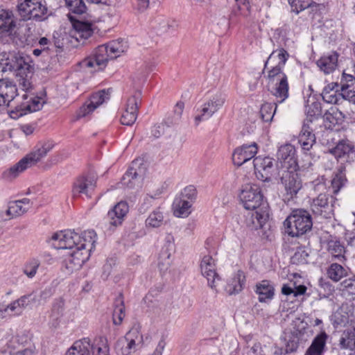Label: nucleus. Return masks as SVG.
<instances>
[{"label": "nucleus", "mask_w": 355, "mask_h": 355, "mask_svg": "<svg viewBox=\"0 0 355 355\" xmlns=\"http://www.w3.org/2000/svg\"><path fill=\"white\" fill-rule=\"evenodd\" d=\"M184 107V103H182V102H178L176 103V105L175 106V109H174V115H175L174 116V117H175L174 121L166 122L168 126H170L173 123H176L179 121V119H180V116L182 114Z\"/></svg>", "instance_id": "61"}, {"label": "nucleus", "mask_w": 355, "mask_h": 355, "mask_svg": "<svg viewBox=\"0 0 355 355\" xmlns=\"http://www.w3.org/2000/svg\"><path fill=\"white\" fill-rule=\"evenodd\" d=\"M331 153L338 159L344 162H353L355 161V147L349 140H340L331 150Z\"/></svg>", "instance_id": "23"}, {"label": "nucleus", "mask_w": 355, "mask_h": 355, "mask_svg": "<svg viewBox=\"0 0 355 355\" xmlns=\"http://www.w3.org/2000/svg\"><path fill=\"white\" fill-rule=\"evenodd\" d=\"M305 112L306 118L303 125H311L322 116V105L320 102L314 101L306 106Z\"/></svg>", "instance_id": "38"}, {"label": "nucleus", "mask_w": 355, "mask_h": 355, "mask_svg": "<svg viewBox=\"0 0 355 355\" xmlns=\"http://www.w3.org/2000/svg\"><path fill=\"white\" fill-rule=\"evenodd\" d=\"M128 210L129 207L126 202L121 201L116 204L107 213V220L110 224L114 227L121 225Z\"/></svg>", "instance_id": "26"}, {"label": "nucleus", "mask_w": 355, "mask_h": 355, "mask_svg": "<svg viewBox=\"0 0 355 355\" xmlns=\"http://www.w3.org/2000/svg\"><path fill=\"white\" fill-rule=\"evenodd\" d=\"M16 27V21L12 11L8 10H0V38L9 37L10 40L15 44H33L35 42V37L19 36L17 31L12 33Z\"/></svg>", "instance_id": "4"}, {"label": "nucleus", "mask_w": 355, "mask_h": 355, "mask_svg": "<svg viewBox=\"0 0 355 355\" xmlns=\"http://www.w3.org/2000/svg\"><path fill=\"white\" fill-rule=\"evenodd\" d=\"M297 170H285L281 176V184L284 186L283 199L288 203L297 199L302 189V182L297 173Z\"/></svg>", "instance_id": "8"}, {"label": "nucleus", "mask_w": 355, "mask_h": 355, "mask_svg": "<svg viewBox=\"0 0 355 355\" xmlns=\"http://www.w3.org/2000/svg\"><path fill=\"white\" fill-rule=\"evenodd\" d=\"M19 298L21 309H26L28 306L32 305L37 302H40V300L37 298V295L34 292L24 295Z\"/></svg>", "instance_id": "59"}, {"label": "nucleus", "mask_w": 355, "mask_h": 355, "mask_svg": "<svg viewBox=\"0 0 355 355\" xmlns=\"http://www.w3.org/2000/svg\"><path fill=\"white\" fill-rule=\"evenodd\" d=\"M73 29L69 33L59 30L53 32V40L54 44H69L75 42H80V39H88L94 33L93 24L87 21H81L74 19L69 15Z\"/></svg>", "instance_id": "2"}, {"label": "nucleus", "mask_w": 355, "mask_h": 355, "mask_svg": "<svg viewBox=\"0 0 355 355\" xmlns=\"http://www.w3.org/2000/svg\"><path fill=\"white\" fill-rule=\"evenodd\" d=\"M125 317V305L123 296L121 293L116 297L114 303V311L112 313L113 323L119 325Z\"/></svg>", "instance_id": "40"}, {"label": "nucleus", "mask_w": 355, "mask_h": 355, "mask_svg": "<svg viewBox=\"0 0 355 355\" xmlns=\"http://www.w3.org/2000/svg\"><path fill=\"white\" fill-rule=\"evenodd\" d=\"M309 254L304 250L299 249L291 258V262L293 264L300 265L304 264L308 262L307 258Z\"/></svg>", "instance_id": "58"}, {"label": "nucleus", "mask_w": 355, "mask_h": 355, "mask_svg": "<svg viewBox=\"0 0 355 355\" xmlns=\"http://www.w3.org/2000/svg\"><path fill=\"white\" fill-rule=\"evenodd\" d=\"M327 274L329 279L335 282H338L343 277L347 275V269H345L341 265L337 263H334L329 266Z\"/></svg>", "instance_id": "44"}, {"label": "nucleus", "mask_w": 355, "mask_h": 355, "mask_svg": "<svg viewBox=\"0 0 355 355\" xmlns=\"http://www.w3.org/2000/svg\"><path fill=\"white\" fill-rule=\"evenodd\" d=\"M292 12L299 14L312 5V0H288Z\"/></svg>", "instance_id": "54"}, {"label": "nucleus", "mask_w": 355, "mask_h": 355, "mask_svg": "<svg viewBox=\"0 0 355 355\" xmlns=\"http://www.w3.org/2000/svg\"><path fill=\"white\" fill-rule=\"evenodd\" d=\"M137 334H138L137 330L130 331L124 338L117 340L116 349L118 351L119 347H121V355H130L132 352L135 351L136 343L135 339L132 338V335Z\"/></svg>", "instance_id": "33"}, {"label": "nucleus", "mask_w": 355, "mask_h": 355, "mask_svg": "<svg viewBox=\"0 0 355 355\" xmlns=\"http://www.w3.org/2000/svg\"><path fill=\"white\" fill-rule=\"evenodd\" d=\"M256 143L244 144L234 150L232 154V161L234 165L241 166L244 163L253 158L257 153Z\"/></svg>", "instance_id": "22"}, {"label": "nucleus", "mask_w": 355, "mask_h": 355, "mask_svg": "<svg viewBox=\"0 0 355 355\" xmlns=\"http://www.w3.org/2000/svg\"><path fill=\"white\" fill-rule=\"evenodd\" d=\"M245 275L242 270H238L236 274L227 283L225 290L229 295H235L241 292L245 284Z\"/></svg>", "instance_id": "35"}, {"label": "nucleus", "mask_w": 355, "mask_h": 355, "mask_svg": "<svg viewBox=\"0 0 355 355\" xmlns=\"http://www.w3.org/2000/svg\"><path fill=\"white\" fill-rule=\"evenodd\" d=\"M54 144L52 141H44L36 150L28 154L23 157L17 164L10 167L8 173L12 177H16L19 173L23 172L26 168L36 164L42 157L53 148Z\"/></svg>", "instance_id": "7"}, {"label": "nucleus", "mask_w": 355, "mask_h": 355, "mask_svg": "<svg viewBox=\"0 0 355 355\" xmlns=\"http://www.w3.org/2000/svg\"><path fill=\"white\" fill-rule=\"evenodd\" d=\"M266 87L268 91L282 103L289 96V85L286 73L279 68L271 69L268 71Z\"/></svg>", "instance_id": "5"}, {"label": "nucleus", "mask_w": 355, "mask_h": 355, "mask_svg": "<svg viewBox=\"0 0 355 355\" xmlns=\"http://www.w3.org/2000/svg\"><path fill=\"white\" fill-rule=\"evenodd\" d=\"M277 103H264L260 109L262 120L266 122L271 121L277 110Z\"/></svg>", "instance_id": "50"}, {"label": "nucleus", "mask_w": 355, "mask_h": 355, "mask_svg": "<svg viewBox=\"0 0 355 355\" xmlns=\"http://www.w3.org/2000/svg\"><path fill=\"white\" fill-rule=\"evenodd\" d=\"M178 197L193 204L197 198V190L193 185H189L181 191Z\"/></svg>", "instance_id": "55"}, {"label": "nucleus", "mask_w": 355, "mask_h": 355, "mask_svg": "<svg viewBox=\"0 0 355 355\" xmlns=\"http://www.w3.org/2000/svg\"><path fill=\"white\" fill-rule=\"evenodd\" d=\"M289 55L288 52L284 50V49H277L276 51H273L271 54L269 55L268 60L265 62L264 64V69L266 68L268 62L271 61L272 60L278 58L279 62L278 63L273 67L272 69H277L279 68L281 70H283V67L284 64H286V62L288 60Z\"/></svg>", "instance_id": "45"}, {"label": "nucleus", "mask_w": 355, "mask_h": 355, "mask_svg": "<svg viewBox=\"0 0 355 355\" xmlns=\"http://www.w3.org/2000/svg\"><path fill=\"white\" fill-rule=\"evenodd\" d=\"M269 218L268 209H259L245 216V223L251 230H258L265 225Z\"/></svg>", "instance_id": "25"}, {"label": "nucleus", "mask_w": 355, "mask_h": 355, "mask_svg": "<svg viewBox=\"0 0 355 355\" xmlns=\"http://www.w3.org/2000/svg\"><path fill=\"white\" fill-rule=\"evenodd\" d=\"M346 167L341 164L334 172L331 185L332 193L336 194L346 184L347 179L346 178Z\"/></svg>", "instance_id": "34"}, {"label": "nucleus", "mask_w": 355, "mask_h": 355, "mask_svg": "<svg viewBox=\"0 0 355 355\" xmlns=\"http://www.w3.org/2000/svg\"><path fill=\"white\" fill-rule=\"evenodd\" d=\"M109 90L110 89H107L106 91L105 89H103L96 93L93 94L90 98L89 103L91 105V106H95V109H96L105 101L109 100L110 96Z\"/></svg>", "instance_id": "52"}, {"label": "nucleus", "mask_w": 355, "mask_h": 355, "mask_svg": "<svg viewBox=\"0 0 355 355\" xmlns=\"http://www.w3.org/2000/svg\"><path fill=\"white\" fill-rule=\"evenodd\" d=\"M345 115L337 107H331L323 116L324 121L329 123L328 128H332L344 121Z\"/></svg>", "instance_id": "42"}, {"label": "nucleus", "mask_w": 355, "mask_h": 355, "mask_svg": "<svg viewBox=\"0 0 355 355\" xmlns=\"http://www.w3.org/2000/svg\"><path fill=\"white\" fill-rule=\"evenodd\" d=\"M55 293V288L51 286H46L44 290H42L40 295V301L44 300L46 301L49 299Z\"/></svg>", "instance_id": "64"}, {"label": "nucleus", "mask_w": 355, "mask_h": 355, "mask_svg": "<svg viewBox=\"0 0 355 355\" xmlns=\"http://www.w3.org/2000/svg\"><path fill=\"white\" fill-rule=\"evenodd\" d=\"M45 0H19L17 12L24 21L31 19L41 21L47 12Z\"/></svg>", "instance_id": "9"}, {"label": "nucleus", "mask_w": 355, "mask_h": 355, "mask_svg": "<svg viewBox=\"0 0 355 355\" xmlns=\"http://www.w3.org/2000/svg\"><path fill=\"white\" fill-rule=\"evenodd\" d=\"M202 275L207 278L208 285L212 289L216 287L217 281L220 280L218 275L216 272L214 260L211 256H205L200 263Z\"/></svg>", "instance_id": "21"}, {"label": "nucleus", "mask_w": 355, "mask_h": 355, "mask_svg": "<svg viewBox=\"0 0 355 355\" xmlns=\"http://www.w3.org/2000/svg\"><path fill=\"white\" fill-rule=\"evenodd\" d=\"M295 148L294 146L286 144L282 146L277 151V158L284 162V167L287 169H299L296 155Z\"/></svg>", "instance_id": "20"}, {"label": "nucleus", "mask_w": 355, "mask_h": 355, "mask_svg": "<svg viewBox=\"0 0 355 355\" xmlns=\"http://www.w3.org/2000/svg\"><path fill=\"white\" fill-rule=\"evenodd\" d=\"M338 346L341 349H355V326L343 331L338 340Z\"/></svg>", "instance_id": "36"}, {"label": "nucleus", "mask_w": 355, "mask_h": 355, "mask_svg": "<svg viewBox=\"0 0 355 355\" xmlns=\"http://www.w3.org/2000/svg\"><path fill=\"white\" fill-rule=\"evenodd\" d=\"M313 223L311 214L303 209L293 210L284 222L286 233L292 237H298L309 232Z\"/></svg>", "instance_id": "3"}, {"label": "nucleus", "mask_w": 355, "mask_h": 355, "mask_svg": "<svg viewBox=\"0 0 355 355\" xmlns=\"http://www.w3.org/2000/svg\"><path fill=\"white\" fill-rule=\"evenodd\" d=\"M173 243L168 241L166 245L162 248L158 261V267L160 270H166L170 265L171 251L173 250Z\"/></svg>", "instance_id": "43"}, {"label": "nucleus", "mask_w": 355, "mask_h": 355, "mask_svg": "<svg viewBox=\"0 0 355 355\" xmlns=\"http://www.w3.org/2000/svg\"><path fill=\"white\" fill-rule=\"evenodd\" d=\"M331 320L334 327L344 326L348 322V317L338 311L332 315Z\"/></svg>", "instance_id": "60"}, {"label": "nucleus", "mask_w": 355, "mask_h": 355, "mask_svg": "<svg viewBox=\"0 0 355 355\" xmlns=\"http://www.w3.org/2000/svg\"><path fill=\"white\" fill-rule=\"evenodd\" d=\"M306 324L301 322L297 328L295 329L288 336L285 349L282 347H275V355H286L290 353L295 352L300 345H304L307 340Z\"/></svg>", "instance_id": "13"}, {"label": "nucleus", "mask_w": 355, "mask_h": 355, "mask_svg": "<svg viewBox=\"0 0 355 355\" xmlns=\"http://www.w3.org/2000/svg\"><path fill=\"white\" fill-rule=\"evenodd\" d=\"M240 200L245 209L256 211L259 209H268V206L263 203V196L259 186L248 184L241 190Z\"/></svg>", "instance_id": "11"}, {"label": "nucleus", "mask_w": 355, "mask_h": 355, "mask_svg": "<svg viewBox=\"0 0 355 355\" xmlns=\"http://www.w3.org/2000/svg\"><path fill=\"white\" fill-rule=\"evenodd\" d=\"M146 167L142 160L135 159L130 166L121 178V184L128 188H133L138 179H142L144 176Z\"/></svg>", "instance_id": "18"}, {"label": "nucleus", "mask_w": 355, "mask_h": 355, "mask_svg": "<svg viewBox=\"0 0 355 355\" xmlns=\"http://www.w3.org/2000/svg\"><path fill=\"white\" fill-rule=\"evenodd\" d=\"M95 110V106H91L89 103L87 105H83L81 107H80L78 113H77V118L80 119L82 117H85L90 112H93Z\"/></svg>", "instance_id": "63"}, {"label": "nucleus", "mask_w": 355, "mask_h": 355, "mask_svg": "<svg viewBox=\"0 0 355 355\" xmlns=\"http://www.w3.org/2000/svg\"><path fill=\"white\" fill-rule=\"evenodd\" d=\"M254 292L258 295L260 302L268 303L273 299L275 288L269 281L263 280L256 284Z\"/></svg>", "instance_id": "31"}, {"label": "nucleus", "mask_w": 355, "mask_h": 355, "mask_svg": "<svg viewBox=\"0 0 355 355\" xmlns=\"http://www.w3.org/2000/svg\"><path fill=\"white\" fill-rule=\"evenodd\" d=\"M289 28L286 25L275 29L270 38L271 42L278 44H287L288 43L293 42L291 40Z\"/></svg>", "instance_id": "41"}, {"label": "nucleus", "mask_w": 355, "mask_h": 355, "mask_svg": "<svg viewBox=\"0 0 355 355\" xmlns=\"http://www.w3.org/2000/svg\"><path fill=\"white\" fill-rule=\"evenodd\" d=\"M29 97L28 94L23 96L24 102L20 105H17L15 110L10 111V116L12 119H18L26 114L28 112H36L42 109V103L41 100L37 96H31L28 101H26Z\"/></svg>", "instance_id": "17"}, {"label": "nucleus", "mask_w": 355, "mask_h": 355, "mask_svg": "<svg viewBox=\"0 0 355 355\" xmlns=\"http://www.w3.org/2000/svg\"><path fill=\"white\" fill-rule=\"evenodd\" d=\"M335 198L328 193H320L311 204V210L314 219L331 218L334 215V203Z\"/></svg>", "instance_id": "12"}, {"label": "nucleus", "mask_w": 355, "mask_h": 355, "mask_svg": "<svg viewBox=\"0 0 355 355\" xmlns=\"http://www.w3.org/2000/svg\"><path fill=\"white\" fill-rule=\"evenodd\" d=\"M164 216L162 213L157 209L153 211L146 220V227H159L163 223Z\"/></svg>", "instance_id": "53"}, {"label": "nucleus", "mask_w": 355, "mask_h": 355, "mask_svg": "<svg viewBox=\"0 0 355 355\" xmlns=\"http://www.w3.org/2000/svg\"><path fill=\"white\" fill-rule=\"evenodd\" d=\"M66 6L73 14L82 15L86 12L87 6L84 0H64Z\"/></svg>", "instance_id": "51"}, {"label": "nucleus", "mask_w": 355, "mask_h": 355, "mask_svg": "<svg viewBox=\"0 0 355 355\" xmlns=\"http://www.w3.org/2000/svg\"><path fill=\"white\" fill-rule=\"evenodd\" d=\"M162 193L161 189H157L153 195L148 194L144 199V202L139 207V211L140 214H145L149 208L152 206V201L154 199L157 198Z\"/></svg>", "instance_id": "56"}, {"label": "nucleus", "mask_w": 355, "mask_h": 355, "mask_svg": "<svg viewBox=\"0 0 355 355\" xmlns=\"http://www.w3.org/2000/svg\"><path fill=\"white\" fill-rule=\"evenodd\" d=\"M275 161L270 157H257L253 160L254 172L257 179L263 182L270 180L272 172L275 170Z\"/></svg>", "instance_id": "15"}, {"label": "nucleus", "mask_w": 355, "mask_h": 355, "mask_svg": "<svg viewBox=\"0 0 355 355\" xmlns=\"http://www.w3.org/2000/svg\"><path fill=\"white\" fill-rule=\"evenodd\" d=\"M97 234L94 230H86L79 234L74 231L67 230L56 232L51 236L52 245L56 249L73 248L81 251L87 250L90 254L95 247Z\"/></svg>", "instance_id": "1"}, {"label": "nucleus", "mask_w": 355, "mask_h": 355, "mask_svg": "<svg viewBox=\"0 0 355 355\" xmlns=\"http://www.w3.org/2000/svg\"><path fill=\"white\" fill-rule=\"evenodd\" d=\"M89 257L87 250L81 251L75 249L70 254V257L65 260L66 267L70 270H76L80 268Z\"/></svg>", "instance_id": "32"}, {"label": "nucleus", "mask_w": 355, "mask_h": 355, "mask_svg": "<svg viewBox=\"0 0 355 355\" xmlns=\"http://www.w3.org/2000/svg\"><path fill=\"white\" fill-rule=\"evenodd\" d=\"M340 90L343 93H352L355 99V78L351 74L343 73L340 80Z\"/></svg>", "instance_id": "47"}, {"label": "nucleus", "mask_w": 355, "mask_h": 355, "mask_svg": "<svg viewBox=\"0 0 355 355\" xmlns=\"http://www.w3.org/2000/svg\"><path fill=\"white\" fill-rule=\"evenodd\" d=\"M141 103V92L137 91L127 101L124 112L121 117V123L125 125H132L135 122Z\"/></svg>", "instance_id": "19"}, {"label": "nucleus", "mask_w": 355, "mask_h": 355, "mask_svg": "<svg viewBox=\"0 0 355 355\" xmlns=\"http://www.w3.org/2000/svg\"><path fill=\"white\" fill-rule=\"evenodd\" d=\"M328 338L329 336L324 331L320 332L314 337L304 355H324Z\"/></svg>", "instance_id": "28"}, {"label": "nucleus", "mask_w": 355, "mask_h": 355, "mask_svg": "<svg viewBox=\"0 0 355 355\" xmlns=\"http://www.w3.org/2000/svg\"><path fill=\"white\" fill-rule=\"evenodd\" d=\"M193 204L178 196L176 197L173 203V213L177 217H187L191 212V208Z\"/></svg>", "instance_id": "39"}, {"label": "nucleus", "mask_w": 355, "mask_h": 355, "mask_svg": "<svg viewBox=\"0 0 355 355\" xmlns=\"http://www.w3.org/2000/svg\"><path fill=\"white\" fill-rule=\"evenodd\" d=\"M338 56L339 55L336 51L325 53L317 61L316 64L325 74H329L336 69Z\"/></svg>", "instance_id": "27"}, {"label": "nucleus", "mask_w": 355, "mask_h": 355, "mask_svg": "<svg viewBox=\"0 0 355 355\" xmlns=\"http://www.w3.org/2000/svg\"><path fill=\"white\" fill-rule=\"evenodd\" d=\"M40 261L37 259H32L24 266L23 272L29 278H33L37 273Z\"/></svg>", "instance_id": "57"}, {"label": "nucleus", "mask_w": 355, "mask_h": 355, "mask_svg": "<svg viewBox=\"0 0 355 355\" xmlns=\"http://www.w3.org/2000/svg\"><path fill=\"white\" fill-rule=\"evenodd\" d=\"M175 26V21H170L162 16L155 17L151 22L152 28L157 35L166 33L171 28L174 30Z\"/></svg>", "instance_id": "37"}, {"label": "nucleus", "mask_w": 355, "mask_h": 355, "mask_svg": "<svg viewBox=\"0 0 355 355\" xmlns=\"http://www.w3.org/2000/svg\"><path fill=\"white\" fill-rule=\"evenodd\" d=\"M352 93L338 92V89L334 90L329 85L325 87L322 93V98L324 101L331 104H341L345 100L355 103Z\"/></svg>", "instance_id": "24"}, {"label": "nucleus", "mask_w": 355, "mask_h": 355, "mask_svg": "<svg viewBox=\"0 0 355 355\" xmlns=\"http://www.w3.org/2000/svg\"><path fill=\"white\" fill-rule=\"evenodd\" d=\"M18 95L16 84L8 78H0V96L10 105Z\"/></svg>", "instance_id": "30"}, {"label": "nucleus", "mask_w": 355, "mask_h": 355, "mask_svg": "<svg viewBox=\"0 0 355 355\" xmlns=\"http://www.w3.org/2000/svg\"><path fill=\"white\" fill-rule=\"evenodd\" d=\"M225 95L217 93L211 98L205 102L200 110V114L195 117V123L198 125L202 121L209 119L216 113L225 102Z\"/></svg>", "instance_id": "14"}, {"label": "nucleus", "mask_w": 355, "mask_h": 355, "mask_svg": "<svg viewBox=\"0 0 355 355\" xmlns=\"http://www.w3.org/2000/svg\"><path fill=\"white\" fill-rule=\"evenodd\" d=\"M28 209V207H24L20 204V202L16 200L10 203L8 209L6 211V215L7 218L5 220L10 219L14 217H17L20 216L25 212H26Z\"/></svg>", "instance_id": "49"}, {"label": "nucleus", "mask_w": 355, "mask_h": 355, "mask_svg": "<svg viewBox=\"0 0 355 355\" xmlns=\"http://www.w3.org/2000/svg\"><path fill=\"white\" fill-rule=\"evenodd\" d=\"M340 290L349 300H355V275L345 279L340 284Z\"/></svg>", "instance_id": "46"}, {"label": "nucleus", "mask_w": 355, "mask_h": 355, "mask_svg": "<svg viewBox=\"0 0 355 355\" xmlns=\"http://www.w3.org/2000/svg\"><path fill=\"white\" fill-rule=\"evenodd\" d=\"M110 355V347L107 340L100 337L96 345L91 343L90 339L84 338L76 341L68 350L67 355Z\"/></svg>", "instance_id": "6"}, {"label": "nucleus", "mask_w": 355, "mask_h": 355, "mask_svg": "<svg viewBox=\"0 0 355 355\" xmlns=\"http://www.w3.org/2000/svg\"><path fill=\"white\" fill-rule=\"evenodd\" d=\"M327 250L332 256L338 259H345V247L341 244L340 241L334 239L329 240L327 242Z\"/></svg>", "instance_id": "48"}, {"label": "nucleus", "mask_w": 355, "mask_h": 355, "mask_svg": "<svg viewBox=\"0 0 355 355\" xmlns=\"http://www.w3.org/2000/svg\"><path fill=\"white\" fill-rule=\"evenodd\" d=\"M314 129L312 126L303 125L298 137V143L305 154L307 153L316 142V138L313 133Z\"/></svg>", "instance_id": "29"}, {"label": "nucleus", "mask_w": 355, "mask_h": 355, "mask_svg": "<svg viewBox=\"0 0 355 355\" xmlns=\"http://www.w3.org/2000/svg\"><path fill=\"white\" fill-rule=\"evenodd\" d=\"M123 47L125 46H98L94 58L85 60L84 64L87 67L97 66L102 70L107 66L109 59L116 58L125 51Z\"/></svg>", "instance_id": "10"}, {"label": "nucleus", "mask_w": 355, "mask_h": 355, "mask_svg": "<svg viewBox=\"0 0 355 355\" xmlns=\"http://www.w3.org/2000/svg\"><path fill=\"white\" fill-rule=\"evenodd\" d=\"M96 187V178L91 175H83L77 178L73 184V198H78L85 194L87 198L92 197V192Z\"/></svg>", "instance_id": "16"}, {"label": "nucleus", "mask_w": 355, "mask_h": 355, "mask_svg": "<svg viewBox=\"0 0 355 355\" xmlns=\"http://www.w3.org/2000/svg\"><path fill=\"white\" fill-rule=\"evenodd\" d=\"M62 306L63 302L62 301H58L53 304L51 310V317L53 320H57L62 315L63 310Z\"/></svg>", "instance_id": "62"}]
</instances>
